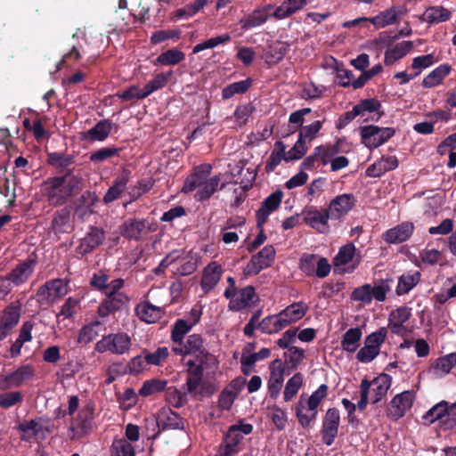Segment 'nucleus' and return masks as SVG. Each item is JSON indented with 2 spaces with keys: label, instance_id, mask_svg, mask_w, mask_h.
I'll list each match as a JSON object with an SVG mask.
<instances>
[{
  "label": "nucleus",
  "instance_id": "20e7f679",
  "mask_svg": "<svg viewBox=\"0 0 456 456\" xmlns=\"http://www.w3.org/2000/svg\"><path fill=\"white\" fill-rule=\"evenodd\" d=\"M392 378L388 374H380L372 381L363 379L360 385L361 399L357 403L360 410L365 409L369 400L372 403H379L391 387Z\"/></svg>",
  "mask_w": 456,
  "mask_h": 456
},
{
  "label": "nucleus",
  "instance_id": "8fccbe9b",
  "mask_svg": "<svg viewBox=\"0 0 456 456\" xmlns=\"http://www.w3.org/2000/svg\"><path fill=\"white\" fill-rule=\"evenodd\" d=\"M451 68L448 65H440L427 75L422 81L425 88H431L442 83L444 78L449 75Z\"/></svg>",
  "mask_w": 456,
  "mask_h": 456
},
{
  "label": "nucleus",
  "instance_id": "9b49d317",
  "mask_svg": "<svg viewBox=\"0 0 456 456\" xmlns=\"http://www.w3.org/2000/svg\"><path fill=\"white\" fill-rule=\"evenodd\" d=\"M183 365L188 375L184 388L187 394L196 396L200 393V387L202 385L204 370L207 369L205 364L199 363L192 359L184 360Z\"/></svg>",
  "mask_w": 456,
  "mask_h": 456
},
{
  "label": "nucleus",
  "instance_id": "37998d69",
  "mask_svg": "<svg viewBox=\"0 0 456 456\" xmlns=\"http://www.w3.org/2000/svg\"><path fill=\"white\" fill-rule=\"evenodd\" d=\"M362 331L360 328H350L342 337L341 347L348 353H354L360 346Z\"/></svg>",
  "mask_w": 456,
  "mask_h": 456
},
{
  "label": "nucleus",
  "instance_id": "393cba45",
  "mask_svg": "<svg viewBox=\"0 0 456 456\" xmlns=\"http://www.w3.org/2000/svg\"><path fill=\"white\" fill-rule=\"evenodd\" d=\"M256 291L254 287L247 286L240 290L232 292L229 299V309L232 311H240L246 307L251 306L256 302Z\"/></svg>",
  "mask_w": 456,
  "mask_h": 456
},
{
  "label": "nucleus",
  "instance_id": "4be33fe9",
  "mask_svg": "<svg viewBox=\"0 0 456 456\" xmlns=\"http://www.w3.org/2000/svg\"><path fill=\"white\" fill-rule=\"evenodd\" d=\"M304 222L306 225L320 233H327L330 231L329 219L330 215L328 209L320 210L317 208H311L303 213Z\"/></svg>",
  "mask_w": 456,
  "mask_h": 456
},
{
  "label": "nucleus",
  "instance_id": "052dcab7",
  "mask_svg": "<svg viewBox=\"0 0 456 456\" xmlns=\"http://www.w3.org/2000/svg\"><path fill=\"white\" fill-rule=\"evenodd\" d=\"M155 181L152 178H146L138 181L134 185L130 186L128 190V196L130 201H134L139 199L142 194L149 191L154 185Z\"/></svg>",
  "mask_w": 456,
  "mask_h": 456
},
{
  "label": "nucleus",
  "instance_id": "e2e57ef3",
  "mask_svg": "<svg viewBox=\"0 0 456 456\" xmlns=\"http://www.w3.org/2000/svg\"><path fill=\"white\" fill-rule=\"evenodd\" d=\"M48 163L56 168H67L75 162L73 155L65 154L63 152H50L47 155Z\"/></svg>",
  "mask_w": 456,
  "mask_h": 456
},
{
  "label": "nucleus",
  "instance_id": "c9c22d12",
  "mask_svg": "<svg viewBox=\"0 0 456 456\" xmlns=\"http://www.w3.org/2000/svg\"><path fill=\"white\" fill-rule=\"evenodd\" d=\"M135 314L141 321L154 323L161 318L163 308L144 301L137 305Z\"/></svg>",
  "mask_w": 456,
  "mask_h": 456
},
{
  "label": "nucleus",
  "instance_id": "f8f14e48",
  "mask_svg": "<svg viewBox=\"0 0 456 456\" xmlns=\"http://www.w3.org/2000/svg\"><path fill=\"white\" fill-rule=\"evenodd\" d=\"M275 249L272 245L263 248L254 255L244 268L246 275H256L269 267L274 260Z\"/></svg>",
  "mask_w": 456,
  "mask_h": 456
},
{
  "label": "nucleus",
  "instance_id": "4c0bfd02",
  "mask_svg": "<svg viewBox=\"0 0 456 456\" xmlns=\"http://www.w3.org/2000/svg\"><path fill=\"white\" fill-rule=\"evenodd\" d=\"M161 429L162 430H175L183 429L184 428V422L177 413L174 412L169 408H163L158 414Z\"/></svg>",
  "mask_w": 456,
  "mask_h": 456
},
{
  "label": "nucleus",
  "instance_id": "f704fd0d",
  "mask_svg": "<svg viewBox=\"0 0 456 456\" xmlns=\"http://www.w3.org/2000/svg\"><path fill=\"white\" fill-rule=\"evenodd\" d=\"M404 11L405 9L403 6H393L370 18V22L377 28H385L395 23L398 16L403 15Z\"/></svg>",
  "mask_w": 456,
  "mask_h": 456
},
{
  "label": "nucleus",
  "instance_id": "680f3d73",
  "mask_svg": "<svg viewBox=\"0 0 456 456\" xmlns=\"http://www.w3.org/2000/svg\"><path fill=\"white\" fill-rule=\"evenodd\" d=\"M380 108V102L373 98L360 101L353 107L356 117L364 118L367 113L377 111Z\"/></svg>",
  "mask_w": 456,
  "mask_h": 456
},
{
  "label": "nucleus",
  "instance_id": "2eb2a0df",
  "mask_svg": "<svg viewBox=\"0 0 456 456\" xmlns=\"http://www.w3.org/2000/svg\"><path fill=\"white\" fill-rule=\"evenodd\" d=\"M415 400V393L411 390L403 391L396 395L390 402L387 408V416L392 419H398L404 416Z\"/></svg>",
  "mask_w": 456,
  "mask_h": 456
},
{
  "label": "nucleus",
  "instance_id": "e433bc0d",
  "mask_svg": "<svg viewBox=\"0 0 456 456\" xmlns=\"http://www.w3.org/2000/svg\"><path fill=\"white\" fill-rule=\"evenodd\" d=\"M308 306L304 302H297L288 305L285 309L281 310L279 314L285 322L284 324L287 326L297 322L301 320L306 314Z\"/></svg>",
  "mask_w": 456,
  "mask_h": 456
},
{
  "label": "nucleus",
  "instance_id": "3c124183",
  "mask_svg": "<svg viewBox=\"0 0 456 456\" xmlns=\"http://www.w3.org/2000/svg\"><path fill=\"white\" fill-rule=\"evenodd\" d=\"M185 59V54L177 48L169 49L160 53L156 61V64L163 66H175L182 62Z\"/></svg>",
  "mask_w": 456,
  "mask_h": 456
},
{
  "label": "nucleus",
  "instance_id": "774afa93",
  "mask_svg": "<svg viewBox=\"0 0 456 456\" xmlns=\"http://www.w3.org/2000/svg\"><path fill=\"white\" fill-rule=\"evenodd\" d=\"M355 247L353 243L342 246L334 258L335 266L345 265L353 261Z\"/></svg>",
  "mask_w": 456,
  "mask_h": 456
},
{
  "label": "nucleus",
  "instance_id": "4468645a",
  "mask_svg": "<svg viewBox=\"0 0 456 456\" xmlns=\"http://www.w3.org/2000/svg\"><path fill=\"white\" fill-rule=\"evenodd\" d=\"M53 427L48 419L37 418L21 423L19 429L22 432V439L29 441L34 437H45L46 434L52 432Z\"/></svg>",
  "mask_w": 456,
  "mask_h": 456
},
{
  "label": "nucleus",
  "instance_id": "6ab92c4d",
  "mask_svg": "<svg viewBox=\"0 0 456 456\" xmlns=\"http://www.w3.org/2000/svg\"><path fill=\"white\" fill-rule=\"evenodd\" d=\"M282 198V191L278 190L263 201L261 207L256 212V226L258 228L263 227L270 215L279 208Z\"/></svg>",
  "mask_w": 456,
  "mask_h": 456
},
{
  "label": "nucleus",
  "instance_id": "412c9836",
  "mask_svg": "<svg viewBox=\"0 0 456 456\" xmlns=\"http://www.w3.org/2000/svg\"><path fill=\"white\" fill-rule=\"evenodd\" d=\"M129 297L125 293H110L98 306V314L104 318L111 313L122 310L128 305Z\"/></svg>",
  "mask_w": 456,
  "mask_h": 456
},
{
  "label": "nucleus",
  "instance_id": "c756f323",
  "mask_svg": "<svg viewBox=\"0 0 456 456\" xmlns=\"http://www.w3.org/2000/svg\"><path fill=\"white\" fill-rule=\"evenodd\" d=\"M131 178V172L128 169H124L119 175L113 181V184L108 189L103 196V201L106 204L117 200L124 192L127 183Z\"/></svg>",
  "mask_w": 456,
  "mask_h": 456
},
{
  "label": "nucleus",
  "instance_id": "9d476101",
  "mask_svg": "<svg viewBox=\"0 0 456 456\" xmlns=\"http://www.w3.org/2000/svg\"><path fill=\"white\" fill-rule=\"evenodd\" d=\"M423 420L428 425L439 420L443 428L451 429L456 425V415L446 401H441L426 412Z\"/></svg>",
  "mask_w": 456,
  "mask_h": 456
},
{
  "label": "nucleus",
  "instance_id": "f257e3e1",
  "mask_svg": "<svg viewBox=\"0 0 456 456\" xmlns=\"http://www.w3.org/2000/svg\"><path fill=\"white\" fill-rule=\"evenodd\" d=\"M82 178L68 170L64 175L54 176L43 183L42 190L51 206L64 204L69 198L80 190Z\"/></svg>",
  "mask_w": 456,
  "mask_h": 456
},
{
  "label": "nucleus",
  "instance_id": "c03bdc74",
  "mask_svg": "<svg viewBox=\"0 0 456 456\" xmlns=\"http://www.w3.org/2000/svg\"><path fill=\"white\" fill-rule=\"evenodd\" d=\"M420 281V273L418 271L403 273L398 280L395 289L397 295L410 292Z\"/></svg>",
  "mask_w": 456,
  "mask_h": 456
},
{
  "label": "nucleus",
  "instance_id": "58836bf2",
  "mask_svg": "<svg viewBox=\"0 0 456 456\" xmlns=\"http://www.w3.org/2000/svg\"><path fill=\"white\" fill-rule=\"evenodd\" d=\"M98 201V197L94 191H85L78 200V205L76 208L77 215L84 219L94 213V208Z\"/></svg>",
  "mask_w": 456,
  "mask_h": 456
},
{
  "label": "nucleus",
  "instance_id": "2f4dec72",
  "mask_svg": "<svg viewBox=\"0 0 456 456\" xmlns=\"http://www.w3.org/2000/svg\"><path fill=\"white\" fill-rule=\"evenodd\" d=\"M20 307L14 305H8L0 320V339L5 338L8 332L19 322L20 313Z\"/></svg>",
  "mask_w": 456,
  "mask_h": 456
},
{
  "label": "nucleus",
  "instance_id": "09e8293b",
  "mask_svg": "<svg viewBox=\"0 0 456 456\" xmlns=\"http://www.w3.org/2000/svg\"><path fill=\"white\" fill-rule=\"evenodd\" d=\"M411 47L412 43L411 41H403L397 44L385 53V64L387 66L394 64L396 61L406 55Z\"/></svg>",
  "mask_w": 456,
  "mask_h": 456
},
{
  "label": "nucleus",
  "instance_id": "0eeeda50",
  "mask_svg": "<svg viewBox=\"0 0 456 456\" xmlns=\"http://www.w3.org/2000/svg\"><path fill=\"white\" fill-rule=\"evenodd\" d=\"M387 335V330L384 327L368 335L365 338L364 346L357 352V360L362 363L372 362L379 354Z\"/></svg>",
  "mask_w": 456,
  "mask_h": 456
},
{
  "label": "nucleus",
  "instance_id": "de8ad7c7",
  "mask_svg": "<svg viewBox=\"0 0 456 456\" xmlns=\"http://www.w3.org/2000/svg\"><path fill=\"white\" fill-rule=\"evenodd\" d=\"M286 146L281 142L277 141L274 144V149L271 152L268 159L265 162V169L267 173H272L281 164L282 160H285Z\"/></svg>",
  "mask_w": 456,
  "mask_h": 456
},
{
  "label": "nucleus",
  "instance_id": "423d86ee",
  "mask_svg": "<svg viewBox=\"0 0 456 456\" xmlns=\"http://www.w3.org/2000/svg\"><path fill=\"white\" fill-rule=\"evenodd\" d=\"M131 346V338L125 332H118L103 336L96 342L94 349L101 354L110 352L114 354H124L129 351Z\"/></svg>",
  "mask_w": 456,
  "mask_h": 456
},
{
  "label": "nucleus",
  "instance_id": "7ed1b4c3",
  "mask_svg": "<svg viewBox=\"0 0 456 456\" xmlns=\"http://www.w3.org/2000/svg\"><path fill=\"white\" fill-rule=\"evenodd\" d=\"M328 395V386L322 384L312 393L310 396L305 395H300L298 401L295 404V414L299 424L304 428H309L316 419L318 414V407L322 401Z\"/></svg>",
  "mask_w": 456,
  "mask_h": 456
},
{
  "label": "nucleus",
  "instance_id": "a211bd4d",
  "mask_svg": "<svg viewBox=\"0 0 456 456\" xmlns=\"http://www.w3.org/2000/svg\"><path fill=\"white\" fill-rule=\"evenodd\" d=\"M339 423V411L335 408L329 409L323 419L322 429V441L326 445L330 446L334 443L338 436Z\"/></svg>",
  "mask_w": 456,
  "mask_h": 456
},
{
  "label": "nucleus",
  "instance_id": "f03ea898",
  "mask_svg": "<svg viewBox=\"0 0 456 456\" xmlns=\"http://www.w3.org/2000/svg\"><path fill=\"white\" fill-rule=\"evenodd\" d=\"M172 351L180 356H183L184 362L185 357L191 356L190 359L199 363L205 364L207 370L214 373L218 368V361L216 357L210 354L204 346V340L199 334L189 335L186 338L172 345Z\"/></svg>",
  "mask_w": 456,
  "mask_h": 456
},
{
  "label": "nucleus",
  "instance_id": "f3484780",
  "mask_svg": "<svg viewBox=\"0 0 456 456\" xmlns=\"http://www.w3.org/2000/svg\"><path fill=\"white\" fill-rule=\"evenodd\" d=\"M94 409L92 403H87L79 411L78 416L71 423L73 437H80L87 434L93 427Z\"/></svg>",
  "mask_w": 456,
  "mask_h": 456
},
{
  "label": "nucleus",
  "instance_id": "0e129e2a",
  "mask_svg": "<svg viewBox=\"0 0 456 456\" xmlns=\"http://www.w3.org/2000/svg\"><path fill=\"white\" fill-rule=\"evenodd\" d=\"M250 86L251 80L249 78L230 84L223 89L222 97L227 100L237 94H243L248 90Z\"/></svg>",
  "mask_w": 456,
  "mask_h": 456
},
{
  "label": "nucleus",
  "instance_id": "7c9ffc66",
  "mask_svg": "<svg viewBox=\"0 0 456 456\" xmlns=\"http://www.w3.org/2000/svg\"><path fill=\"white\" fill-rule=\"evenodd\" d=\"M36 261L34 259H27L17 265L9 273L12 284L20 286L24 284L35 271Z\"/></svg>",
  "mask_w": 456,
  "mask_h": 456
},
{
  "label": "nucleus",
  "instance_id": "a18cd8bd",
  "mask_svg": "<svg viewBox=\"0 0 456 456\" xmlns=\"http://www.w3.org/2000/svg\"><path fill=\"white\" fill-rule=\"evenodd\" d=\"M284 322L279 314L269 315L259 322L258 329L263 333L274 334L286 328Z\"/></svg>",
  "mask_w": 456,
  "mask_h": 456
},
{
  "label": "nucleus",
  "instance_id": "79ce46f5",
  "mask_svg": "<svg viewBox=\"0 0 456 456\" xmlns=\"http://www.w3.org/2000/svg\"><path fill=\"white\" fill-rule=\"evenodd\" d=\"M179 266L175 271V273L181 276L190 275L195 272L198 267L199 256L196 253L190 251L183 256L179 254Z\"/></svg>",
  "mask_w": 456,
  "mask_h": 456
},
{
  "label": "nucleus",
  "instance_id": "5701e85b",
  "mask_svg": "<svg viewBox=\"0 0 456 456\" xmlns=\"http://www.w3.org/2000/svg\"><path fill=\"white\" fill-rule=\"evenodd\" d=\"M33 375V367L30 365H23L11 373L0 376V388L7 390L12 387H18L23 382L32 378Z\"/></svg>",
  "mask_w": 456,
  "mask_h": 456
},
{
  "label": "nucleus",
  "instance_id": "bf43d9fd",
  "mask_svg": "<svg viewBox=\"0 0 456 456\" xmlns=\"http://www.w3.org/2000/svg\"><path fill=\"white\" fill-rule=\"evenodd\" d=\"M112 456H134L135 449L132 443L126 438L114 439L112 445Z\"/></svg>",
  "mask_w": 456,
  "mask_h": 456
},
{
  "label": "nucleus",
  "instance_id": "dca6fc26",
  "mask_svg": "<svg viewBox=\"0 0 456 456\" xmlns=\"http://www.w3.org/2000/svg\"><path fill=\"white\" fill-rule=\"evenodd\" d=\"M273 5L265 4L258 7L249 13L244 15L240 20L241 29L244 31L250 30L265 24L273 16Z\"/></svg>",
  "mask_w": 456,
  "mask_h": 456
},
{
  "label": "nucleus",
  "instance_id": "b1692460",
  "mask_svg": "<svg viewBox=\"0 0 456 456\" xmlns=\"http://www.w3.org/2000/svg\"><path fill=\"white\" fill-rule=\"evenodd\" d=\"M212 167L209 164H201L196 167L193 173L190 175L184 181L181 189L183 193H190L199 188L209 177Z\"/></svg>",
  "mask_w": 456,
  "mask_h": 456
},
{
  "label": "nucleus",
  "instance_id": "6e6552de",
  "mask_svg": "<svg viewBox=\"0 0 456 456\" xmlns=\"http://www.w3.org/2000/svg\"><path fill=\"white\" fill-rule=\"evenodd\" d=\"M69 292V283L63 279H53L40 286L37 300L40 305H51Z\"/></svg>",
  "mask_w": 456,
  "mask_h": 456
},
{
  "label": "nucleus",
  "instance_id": "aec40b11",
  "mask_svg": "<svg viewBox=\"0 0 456 456\" xmlns=\"http://www.w3.org/2000/svg\"><path fill=\"white\" fill-rule=\"evenodd\" d=\"M151 232L147 219H127L120 227V233L129 240H139Z\"/></svg>",
  "mask_w": 456,
  "mask_h": 456
},
{
  "label": "nucleus",
  "instance_id": "1a4fd4ad",
  "mask_svg": "<svg viewBox=\"0 0 456 456\" xmlns=\"http://www.w3.org/2000/svg\"><path fill=\"white\" fill-rule=\"evenodd\" d=\"M395 133L393 127H380L375 125L363 126L360 128L361 142L370 150L387 142Z\"/></svg>",
  "mask_w": 456,
  "mask_h": 456
},
{
  "label": "nucleus",
  "instance_id": "bb28decb",
  "mask_svg": "<svg viewBox=\"0 0 456 456\" xmlns=\"http://www.w3.org/2000/svg\"><path fill=\"white\" fill-rule=\"evenodd\" d=\"M414 224L411 222H403L388 229L383 233V240L389 244H399L406 241L413 233Z\"/></svg>",
  "mask_w": 456,
  "mask_h": 456
},
{
  "label": "nucleus",
  "instance_id": "39448f33",
  "mask_svg": "<svg viewBox=\"0 0 456 456\" xmlns=\"http://www.w3.org/2000/svg\"><path fill=\"white\" fill-rule=\"evenodd\" d=\"M251 424L240 422L229 428L225 434L224 443L220 446V456H232L240 451V444L245 435L252 432Z\"/></svg>",
  "mask_w": 456,
  "mask_h": 456
},
{
  "label": "nucleus",
  "instance_id": "338daca9",
  "mask_svg": "<svg viewBox=\"0 0 456 456\" xmlns=\"http://www.w3.org/2000/svg\"><path fill=\"white\" fill-rule=\"evenodd\" d=\"M80 308V300L77 297H69L66 299L64 304L61 305L57 317H62L63 319L73 318Z\"/></svg>",
  "mask_w": 456,
  "mask_h": 456
},
{
  "label": "nucleus",
  "instance_id": "603ef678",
  "mask_svg": "<svg viewBox=\"0 0 456 456\" xmlns=\"http://www.w3.org/2000/svg\"><path fill=\"white\" fill-rule=\"evenodd\" d=\"M172 75H173V71L172 70H169L167 72H160V73H158L157 75H155L153 77V78L151 79L144 86V87H143V90L145 92L144 94H146L147 97H148L149 95H151L154 92H156V91L165 87L167 86V84L168 83V81H169L170 77H172Z\"/></svg>",
  "mask_w": 456,
  "mask_h": 456
},
{
  "label": "nucleus",
  "instance_id": "13d9d810",
  "mask_svg": "<svg viewBox=\"0 0 456 456\" xmlns=\"http://www.w3.org/2000/svg\"><path fill=\"white\" fill-rule=\"evenodd\" d=\"M101 326V322L99 321H94L91 323L84 325L78 332L77 336V343L87 345L92 342L99 334V327Z\"/></svg>",
  "mask_w": 456,
  "mask_h": 456
},
{
  "label": "nucleus",
  "instance_id": "69168bd1",
  "mask_svg": "<svg viewBox=\"0 0 456 456\" xmlns=\"http://www.w3.org/2000/svg\"><path fill=\"white\" fill-rule=\"evenodd\" d=\"M193 325L185 319L177 320L171 331V340L173 344H176L184 338V335L187 334Z\"/></svg>",
  "mask_w": 456,
  "mask_h": 456
},
{
  "label": "nucleus",
  "instance_id": "ea45409f",
  "mask_svg": "<svg viewBox=\"0 0 456 456\" xmlns=\"http://www.w3.org/2000/svg\"><path fill=\"white\" fill-rule=\"evenodd\" d=\"M452 17V12L441 5L430 6L422 14V20L429 24L447 21Z\"/></svg>",
  "mask_w": 456,
  "mask_h": 456
},
{
  "label": "nucleus",
  "instance_id": "c85d7f7f",
  "mask_svg": "<svg viewBox=\"0 0 456 456\" xmlns=\"http://www.w3.org/2000/svg\"><path fill=\"white\" fill-rule=\"evenodd\" d=\"M104 232L97 227H90L88 232L81 240L77 248V252L80 255H86L96 248L104 240Z\"/></svg>",
  "mask_w": 456,
  "mask_h": 456
},
{
  "label": "nucleus",
  "instance_id": "a19ab883",
  "mask_svg": "<svg viewBox=\"0 0 456 456\" xmlns=\"http://www.w3.org/2000/svg\"><path fill=\"white\" fill-rule=\"evenodd\" d=\"M111 129V122L107 119H103L89 129L84 135V138L91 142H103L110 134Z\"/></svg>",
  "mask_w": 456,
  "mask_h": 456
},
{
  "label": "nucleus",
  "instance_id": "ddd939ff",
  "mask_svg": "<svg viewBox=\"0 0 456 456\" xmlns=\"http://www.w3.org/2000/svg\"><path fill=\"white\" fill-rule=\"evenodd\" d=\"M356 198L352 193H343L333 198L327 209L330 219L339 220L345 217L356 205Z\"/></svg>",
  "mask_w": 456,
  "mask_h": 456
},
{
  "label": "nucleus",
  "instance_id": "5fc2aeb1",
  "mask_svg": "<svg viewBox=\"0 0 456 456\" xmlns=\"http://www.w3.org/2000/svg\"><path fill=\"white\" fill-rule=\"evenodd\" d=\"M69 210L68 208H61L54 213L51 227L55 233H63L69 229Z\"/></svg>",
  "mask_w": 456,
  "mask_h": 456
},
{
  "label": "nucleus",
  "instance_id": "864d4df0",
  "mask_svg": "<svg viewBox=\"0 0 456 456\" xmlns=\"http://www.w3.org/2000/svg\"><path fill=\"white\" fill-rule=\"evenodd\" d=\"M288 50V46L281 42H275L269 45L265 53V61L269 65L276 64L281 61Z\"/></svg>",
  "mask_w": 456,
  "mask_h": 456
},
{
  "label": "nucleus",
  "instance_id": "72a5a7b5",
  "mask_svg": "<svg viewBox=\"0 0 456 456\" xmlns=\"http://www.w3.org/2000/svg\"><path fill=\"white\" fill-rule=\"evenodd\" d=\"M307 4V0H285L281 5L273 6V16L277 20H283L302 10Z\"/></svg>",
  "mask_w": 456,
  "mask_h": 456
},
{
  "label": "nucleus",
  "instance_id": "cd10ccee",
  "mask_svg": "<svg viewBox=\"0 0 456 456\" xmlns=\"http://www.w3.org/2000/svg\"><path fill=\"white\" fill-rule=\"evenodd\" d=\"M222 266L217 262L209 263L202 272L201 289L205 294L210 292L219 282L222 276Z\"/></svg>",
  "mask_w": 456,
  "mask_h": 456
},
{
  "label": "nucleus",
  "instance_id": "a878e982",
  "mask_svg": "<svg viewBox=\"0 0 456 456\" xmlns=\"http://www.w3.org/2000/svg\"><path fill=\"white\" fill-rule=\"evenodd\" d=\"M285 369L281 360L277 359L270 364V377L268 380V393L273 399L280 395L282 383L284 381Z\"/></svg>",
  "mask_w": 456,
  "mask_h": 456
},
{
  "label": "nucleus",
  "instance_id": "6e6d98bb",
  "mask_svg": "<svg viewBox=\"0 0 456 456\" xmlns=\"http://www.w3.org/2000/svg\"><path fill=\"white\" fill-rule=\"evenodd\" d=\"M304 377L301 373L297 372L294 374L286 383L284 392H283V399L284 402L291 401L296 395L298 393L299 389L303 386Z\"/></svg>",
  "mask_w": 456,
  "mask_h": 456
},
{
  "label": "nucleus",
  "instance_id": "4d7b16f0",
  "mask_svg": "<svg viewBox=\"0 0 456 456\" xmlns=\"http://www.w3.org/2000/svg\"><path fill=\"white\" fill-rule=\"evenodd\" d=\"M268 417L271 419L276 429L281 431L288 424V414L285 410L277 404L268 406Z\"/></svg>",
  "mask_w": 456,
  "mask_h": 456
},
{
  "label": "nucleus",
  "instance_id": "49530a36",
  "mask_svg": "<svg viewBox=\"0 0 456 456\" xmlns=\"http://www.w3.org/2000/svg\"><path fill=\"white\" fill-rule=\"evenodd\" d=\"M220 183L219 175L208 177L196 191L194 198L198 201L208 200L218 189Z\"/></svg>",
  "mask_w": 456,
  "mask_h": 456
},
{
  "label": "nucleus",
  "instance_id": "473e14b6",
  "mask_svg": "<svg viewBox=\"0 0 456 456\" xmlns=\"http://www.w3.org/2000/svg\"><path fill=\"white\" fill-rule=\"evenodd\" d=\"M397 167L398 160L395 156H382L368 167L366 175L369 177H379L385 173L395 169Z\"/></svg>",
  "mask_w": 456,
  "mask_h": 456
}]
</instances>
